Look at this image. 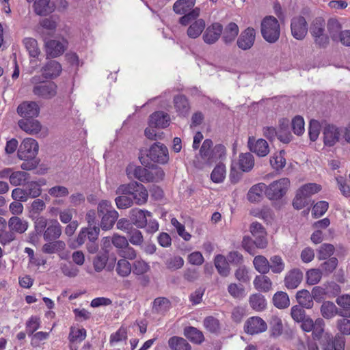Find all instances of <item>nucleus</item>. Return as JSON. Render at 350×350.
Returning a JSON list of instances; mask_svg holds the SVG:
<instances>
[{
  "label": "nucleus",
  "instance_id": "obj_39",
  "mask_svg": "<svg viewBox=\"0 0 350 350\" xmlns=\"http://www.w3.org/2000/svg\"><path fill=\"white\" fill-rule=\"evenodd\" d=\"M168 346L171 350H191V347L187 340L179 336L170 338Z\"/></svg>",
  "mask_w": 350,
  "mask_h": 350
},
{
  "label": "nucleus",
  "instance_id": "obj_61",
  "mask_svg": "<svg viewBox=\"0 0 350 350\" xmlns=\"http://www.w3.org/2000/svg\"><path fill=\"white\" fill-rule=\"evenodd\" d=\"M270 269L274 273H280L284 269V262L279 256H273L270 258Z\"/></svg>",
  "mask_w": 350,
  "mask_h": 350
},
{
  "label": "nucleus",
  "instance_id": "obj_64",
  "mask_svg": "<svg viewBox=\"0 0 350 350\" xmlns=\"http://www.w3.org/2000/svg\"><path fill=\"white\" fill-rule=\"evenodd\" d=\"M336 181L341 194L345 198H349L350 186L347 184L346 178L339 176L336 177Z\"/></svg>",
  "mask_w": 350,
  "mask_h": 350
},
{
  "label": "nucleus",
  "instance_id": "obj_42",
  "mask_svg": "<svg viewBox=\"0 0 350 350\" xmlns=\"http://www.w3.org/2000/svg\"><path fill=\"white\" fill-rule=\"evenodd\" d=\"M23 44L31 57L38 58L40 55L41 51L36 39L33 38H25L23 40Z\"/></svg>",
  "mask_w": 350,
  "mask_h": 350
},
{
  "label": "nucleus",
  "instance_id": "obj_51",
  "mask_svg": "<svg viewBox=\"0 0 350 350\" xmlns=\"http://www.w3.org/2000/svg\"><path fill=\"white\" fill-rule=\"evenodd\" d=\"M284 150L275 152L270 158V164L276 170L282 169L286 165V159L284 156Z\"/></svg>",
  "mask_w": 350,
  "mask_h": 350
},
{
  "label": "nucleus",
  "instance_id": "obj_33",
  "mask_svg": "<svg viewBox=\"0 0 350 350\" xmlns=\"http://www.w3.org/2000/svg\"><path fill=\"white\" fill-rule=\"evenodd\" d=\"M345 341L342 336H328L323 344V350H344Z\"/></svg>",
  "mask_w": 350,
  "mask_h": 350
},
{
  "label": "nucleus",
  "instance_id": "obj_11",
  "mask_svg": "<svg viewBox=\"0 0 350 350\" xmlns=\"http://www.w3.org/2000/svg\"><path fill=\"white\" fill-rule=\"evenodd\" d=\"M325 23L321 17L316 18L310 27V33L317 44L320 46H325L329 42L328 36L325 33Z\"/></svg>",
  "mask_w": 350,
  "mask_h": 350
},
{
  "label": "nucleus",
  "instance_id": "obj_16",
  "mask_svg": "<svg viewBox=\"0 0 350 350\" xmlns=\"http://www.w3.org/2000/svg\"><path fill=\"white\" fill-rule=\"evenodd\" d=\"M292 36L297 40H303L308 32V24L304 17L295 16L291 23Z\"/></svg>",
  "mask_w": 350,
  "mask_h": 350
},
{
  "label": "nucleus",
  "instance_id": "obj_45",
  "mask_svg": "<svg viewBox=\"0 0 350 350\" xmlns=\"http://www.w3.org/2000/svg\"><path fill=\"white\" fill-rule=\"evenodd\" d=\"M205 28V22L203 19H198L191 23L187 29V35L191 38H198Z\"/></svg>",
  "mask_w": 350,
  "mask_h": 350
},
{
  "label": "nucleus",
  "instance_id": "obj_4",
  "mask_svg": "<svg viewBox=\"0 0 350 350\" xmlns=\"http://www.w3.org/2000/svg\"><path fill=\"white\" fill-rule=\"evenodd\" d=\"M213 143L211 139H206L200 149V154L203 160L206 161V165L215 166L211 174V180L219 183V146L216 145L213 147Z\"/></svg>",
  "mask_w": 350,
  "mask_h": 350
},
{
  "label": "nucleus",
  "instance_id": "obj_36",
  "mask_svg": "<svg viewBox=\"0 0 350 350\" xmlns=\"http://www.w3.org/2000/svg\"><path fill=\"white\" fill-rule=\"evenodd\" d=\"M46 242V243L44 244L42 247V251L43 253L47 254H53L62 252L66 247L64 241L58 239Z\"/></svg>",
  "mask_w": 350,
  "mask_h": 350
},
{
  "label": "nucleus",
  "instance_id": "obj_57",
  "mask_svg": "<svg viewBox=\"0 0 350 350\" xmlns=\"http://www.w3.org/2000/svg\"><path fill=\"white\" fill-rule=\"evenodd\" d=\"M205 329L213 334H217L219 330V320L212 316L206 317L203 321Z\"/></svg>",
  "mask_w": 350,
  "mask_h": 350
},
{
  "label": "nucleus",
  "instance_id": "obj_8",
  "mask_svg": "<svg viewBox=\"0 0 350 350\" xmlns=\"http://www.w3.org/2000/svg\"><path fill=\"white\" fill-rule=\"evenodd\" d=\"M261 34L269 43H275L280 38V26L278 21L273 16H265L261 22Z\"/></svg>",
  "mask_w": 350,
  "mask_h": 350
},
{
  "label": "nucleus",
  "instance_id": "obj_52",
  "mask_svg": "<svg viewBox=\"0 0 350 350\" xmlns=\"http://www.w3.org/2000/svg\"><path fill=\"white\" fill-rule=\"evenodd\" d=\"M29 178V174L23 171L12 172L10 183L13 186H19Z\"/></svg>",
  "mask_w": 350,
  "mask_h": 350
},
{
  "label": "nucleus",
  "instance_id": "obj_54",
  "mask_svg": "<svg viewBox=\"0 0 350 350\" xmlns=\"http://www.w3.org/2000/svg\"><path fill=\"white\" fill-rule=\"evenodd\" d=\"M116 271L120 276L126 277L132 271L131 265L126 259H120L117 262Z\"/></svg>",
  "mask_w": 350,
  "mask_h": 350
},
{
  "label": "nucleus",
  "instance_id": "obj_28",
  "mask_svg": "<svg viewBox=\"0 0 350 350\" xmlns=\"http://www.w3.org/2000/svg\"><path fill=\"white\" fill-rule=\"evenodd\" d=\"M18 124L23 131L30 135L38 133L42 128L40 122L35 118L21 119Z\"/></svg>",
  "mask_w": 350,
  "mask_h": 350
},
{
  "label": "nucleus",
  "instance_id": "obj_25",
  "mask_svg": "<svg viewBox=\"0 0 350 350\" xmlns=\"http://www.w3.org/2000/svg\"><path fill=\"white\" fill-rule=\"evenodd\" d=\"M173 103L179 116L187 117L189 114L191 106L187 97L184 94L174 96Z\"/></svg>",
  "mask_w": 350,
  "mask_h": 350
},
{
  "label": "nucleus",
  "instance_id": "obj_34",
  "mask_svg": "<svg viewBox=\"0 0 350 350\" xmlns=\"http://www.w3.org/2000/svg\"><path fill=\"white\" fill-rule=\"evenodd\" d=\"M184 335L194 344L200 345L204 341V336L202 332L195 327H186L184 329Z\"/></svg>",
  "mask_w": 350,
  "mask_h": 350
},
{
  "label": "nucleus",
  "instance_id": "obj_48",
  "mask_svg": "<svg viewBox=\"0 0 350 350\" xmlns=\"http://www.w3.org/2000/svg\"><path fill=\"white\" fill-rule=\"evenodd\" d=\"M254 266L257 271L261 274L267 273L270 270L269 262L263 256H256L253 260Z\"/></svg>",
  "mask_w": 350,
  "mask_h": 350
},
{
  "label": "nucleus",
  "instance_id": "obj_21",
  "mask_svg": "<svg viewBox=\"0 0 350 350\" xmlns=\"http://www.w3.org/2000/svg\"><path fill=\"white\" fill-rule=\"evenodd\" d=\"M126 172L129 177L133 176L141 182H152L154 178L148 170L142 166L129 165Z\"/></svg>",
  "mask_w": 350,
  "mask_h": 350
},
{
  "label": "nucleus",
  "instance_id": "obj_49",
  "mask_svg": "<svg viewBox=\"0 0 350 350\" xmlns=\"http://www.w3.org/2000/svg\"><path fill=\"white\" fill-rule=\"evenodd\" d=\"M131 267L133 274L137 275H144L150 269L148 263L142 259L135 260Z\"/></svg>",
  "mask_w": 350,
  "mask_h": 350
},
{
  "label": "nucleus",
  "instance_id": "obj_9",
  "mask_svg": "<svg viewBox=\"0 0 350 350\" xmlns=\"http://www.w3.org/2000/svg\"><path fill=\"white\" fill-rule=\"evenodd\" d=\"M290 187V180L288 178H282L267 185L266 197L271 200H279L286 193Z\"/></svg>",
  "mask_w": 350,
  "mask_h": 350
},
{
  "label": "nucleus",
  "instance_id": "obj_32",
  "mask_svg": "<svg viewBox=\"0 0 350 350\" xmlns=\"http://www.w3.org/2000/svg\"><path fill=\"white\" fill-rule=\"evenodd\" d=\"M267 185L260 183L252 186L247 193V199L251 202H258L262 199V194L266 196Z\"/></svg>",
  "mask_w": 350,
  "mask_h": 350
},
{
  "label": "nucleus",
  "instance_id": "obj_3",
  "mask_svg": "<svg viewBox=\"0 0 350 350\" xmlns=\"http://www.w3.org/2000/svg\"><path fill=\"white\" fill-rule=\"evenodd\" d=\"M100 228L94 226L93 227L82 228L76 239L70 243V247L75 249L86 243L87 250L90 254H95L99 248L98 235Z\"/></svg>",
  "mask_w": 350,
  "mask_h": 350
},
{
  "label": "nucleus",
  "instance_id": "obj_6",
  "mask_svg": "<svg viewBox=\"0 0 350 350\" xmlns=\"http://www.w3.org/2000/svg\"><path fill=\"white\" fill-rule=\"evenodd\" d=\"M40 75H35L30 79L33 85V95L44 100L53 98L57 93V85L52 81H42Z\"/></svg>",
  "mask_w": 350,
  "mask_h": 350
},
{
  "label": "nucleus",
  "instance_id": "obj_47",
  "mask_svg": "<svg viewBox=\"0 0 350 350\" xmlns=\"http://www.w3.org/2000/svg\"><path fill=\"white\" fill-rule=\"evenodd\" d=\"M321 190V186L317 183H308L301 186L297 191L306 199Z\"/></svg>",
  "mask_w": 350,
  "mask_h": 350
},
{
  "label": "nucleus",
  "instance_id": "obj_43",
  "mask_svg": "<svg viewBox=\"0 0 350 350\" xmlns=\"http://www.w3.org/2000/svg\"><path fill=\"white\" fill-rule=\"evenodd\" d=\"M254 286L258 291L268 292L271 289L272 282L266 275H257L254 280Z\"/></svg>",
  "mask_w": 350,
  "mask_h": 350
},
{
  "label": "nucleus",
  "instance_id": "obj_60",
  "mask_svg": "<svg viewBox=\"0 0 350 350\" xmlns=\"http://www.w3.org/2000/svg\"><path fill=\"white\" fill-rule=\"evenodd\" d=\"M322 278V273L318 269H312L306 272V282L309 285L318 284Z\"/></svg>",
  "mask_w": 350,
  "mask_h": 350
},
{
  "label": "nucleus",
  "instance_id": "obj_41",
  "mask_svg": "<svg viewBox=\"0 0 350 350\" xmlns=\"http://www.w3.org/2000/svg\"><path fill=\"white\" fill-rule=\"evenodd\" d=\"M219 39V23H213L206 28L203 34V40L207 44H213Z\"/></svg>",
  "mask_w": 350,
  "mask_h": 350
},
{
  "label": "nucleus",
  "instance_id": "obj_12",
  "mask_svg": "<svg viewBox=\"0 0 350 350\" xmlns=\"http://www.w3.org/2000/svg\"><path fill=\"white\" fill-rule=\"evenodd\" d=\"M243 328L247 334L256 335L265 332L267 329V324L261 317L254 316L246 320Z\"/></svg>",
  "mask_w": 350,
  "mask_h": 350
},
{
  "label": "nucleus",
  "instance_id": "obj_44",
  "mask_svg": "<svg viewBox=\"0 0 350 350\" xmlns=\"http://www.w3.org/2000/svg\"><path fill=\"white\" fill-rule=\"evenodd\" d=\"M171 308V302L166 297H157L153 301L152 311L155 313H164Z\"/></svg>",
  "mask_w": 350,
  "mask_h": 350
},
{
  "label": "nucleus",
  "instance_id": "obj_56",
  "mask_svg": "<svg viewBox=\"0 0 350 350\" xmlns=\"http://www.w3.org/2000/svg\"><path fill=\"white\" fill-rule=\"evenodd\" d=\"M128 241L134 245H141L144 242V237L140 230L137 228H132L127 232Z\"/></svg>",
  "mask_w": 350,
  "mask_h": 350
},
{
  "label": "nucleus",
  "instance_id": "obj_20",
  "mask_svg": "<svg viewBox=\"0 0 350 350\" xmlns=\"http://www.w3.org/2000/svg\"><path fill=\"white\" fill-rule=\"evenodd\" d=\"M247 144L250 151L260 157H264L269 152V144L264 139H256L254 137H250Z\"/></svg>",
  "mask_w": 350,
  "mask_h": 350
},
{
  "label": "nucleus",
  "instance_id": "obj_35",
  "mask_svg": "<svg viewBox=\"0 0 350 350\" xmlns=\"http://www.w3.org/2000/svg\"><path fill=\"white\" fill-rule=\"evenodd\" d=\"M239 168L244 172H250L254 166V157L250 152L241 153L239 156Z\"/></svg>",
  "mask_w": 350,
  "mask_h": 350
},
{
  "label": "nucleus",
  "instance_id": "obj_50",
  "mask_svg": "<svg viewBox=\"0 0 350 350\" xmlns=\"http://www.w3.org/2000/svg\"><path fill=\"white\" fill-rule=\"evenodd\" d=\"M341 25L338 20L330 18L327 22V30L332 39L338 41V37L341 31Z\"/></svg>",
  "mask_w": 350,
  "mask_h": 350
},
{
  "label": "nucleus",
  "instance_id": "obj_63",
  "mask_svg": "<svg viewBox=\"0 0 350 350\" xmlns=\"http://www.w3.org/2000/svg\"><path fill=\"white\" fill-rule=\"evenodd\" d=\"M270 324L271 336L273 337L280 336L283 331L282 320L279 317L274 316L271 318Z\"/></svg>",
  "mask_w": 350,
  "mask_h": 350
},
{
  "label": "nucleus",
  "instance_id": "obj_53",
  "mask_svg": "<svg viewBox=\"0 0 350 350\" xmlns=\"http://www.w3.org/2000/svg\"><path fill=\"white\" fill-rule=\"evenodd\" d=\"M200 8H195L190 12L182 14L183 16L179 18V23L183 26H187L191 22L197 21V18L200 15Z\"/></svg>",
  "mask_w": 350,
  "mask_h": 350
},
{
  "label": "nucleus",
  "instance_id": "obj_27",
  "mask_svg": "<svg viewBox=\"0 0 350 350\" xmlns=\"http://www.w3.org/2000/svg\"><path fill=\"white\" fill-rule=\"evenodd\" d=\"M46 185V180L40 178L38 181H28L24 185L25 193L29 198H36L42 193V185Z\"/></svg>",
  "mask_w": 350,
  "mask_h": 350
},
{
  "label": "nucleus",
  "instance_id": "obj_15",
  "mask_svg": "<svg viewBox=\"0 0 350 350\" xmlns=\"http://www.w3.org/2000/svg\"><path fill=\"white\" fill-rule=\"evenodd\" d=\"M40 107L36 101H24L17 107L18 114L25 118H36L40 113Z\"/></svg>",
  "mask_w": 350,
  "mask_h": 350
},
{
  "label": "nucleus",
  "instance_id": "obj_13",
  "mask_svg": "<svg viewBox=\"0 0 350 350\" xmlns=\"http://www.w3.org/2000/svg\"><path fill=\"white\" fill-rule=\"evenodd\" d=\"M68 46V42L62 40H49L45 42L46 58H55L62 55Z\"/></svg>",
  "mask_w": 350,
  "mask_h": 350
},
{
  "label": "nucleus",
  "instance_id": "obj_5",
  "mask_svg": "<svg viewBox=\"0 0 350 350\" xmlns=\"http://www.w3.org/2000/svg\"><path fill=\"white\" fill-rule=\"evenodd\" d=\"M116 194H128L136 204L142 205L147 202L148 193L142 183L132 181L128 184L120 185L116 191Z\"/></svg>",
  "mask_w": 350,
  "mask_h": 350
},
{
  "label": "nucleus",
  "instance_id": "obj_62",
  "mask_svg": "<svg viewBox=\"0 0 350 350\" xmlns=\"http://www.w3.org/2000/svg\"><path fill=\"white\" fill-rule=\"evenodd\" d=\"M119 195L120 196L115 199L116 206L119 209H126L131 206L134 203L131 197L128 196V194Z\"/></svg>",
  "mask_w": 350,
  "mask_h": 350
},
{
  "label": "nucleus",
  "instance_id": "obj_31",
  "mask_svg": "<svg viewBox=\"0 0 350 350\" xmlns=\"http://www.w3.org/2000/svg\"><path fill=\"white\" fill-rule=\"evenodd\" d=\"M239 31L238 25L232 22L230 23L223 31L220 25V35L222 34V39L226 44L232 42L237 36Z\"/></svg>",
  "mask_w": 350,
  "mask_h": 350
},
{
  "label": "nucleus",
  "instance_id": "obj_26",
  "mask_svg": "<svg viewBox=\"0 0 350 350\" xmlns=\"http://www.w3.org/2000/svg\"><path fill=\"white\" fill-rule=\"evenodd\" d=\"M62 70V65L57 61L50 60L42 68L41 77L46 79H54L60 75Z\"/></svg>",
  "mask_w": 350,
  "mask_h": 350
},
{
  "label": "nucleus",
  "instance_id": "obj_55",
  "mask_svg": "<svg viewBox=\"0 0 350 350\" xmlns=\"http://www.w3.org/2000/svg\"><path fill=\"white\" fill-rule=\"evenodd\" d=\"M252 213L255 217L262 219L267 223H271L273 220V211L267 206H264L260 210H254Z\"/></svg>",
  "mask_w": 350,
  "mask_h": 350
},
{
  "label": "nucleus",
  "instance_id": "obj_58",
  "mask_svg": "<svg viewBox=\"0 0 350 350\" xmlns=\"http://www.w3.org/2000/svg\"><path fill=\"white\" fill-rule=\"evenodd\" d=\"M167 269L174 271L180 269L184 265V260L179 256L167 258L165 262Z\"/></svg>",
  "mask_w": 350,
  "mask_h": 350
},
{
  "label": "nucleus",
  "instance_id": "obj_59",
  "mask_svg": "<svg viewBox=\"0 0 350 350\" xmlns=\"http://www.w3.org/2000/svg\"><path fill=\"white\" fill-rule=\"evenodd\" d=\"M86 337V330L84 328L77 329L71 327L69 333L68 338L70 342H81Z\"/></svg>",
  "mask_w": 350,
  "mask_h": 350
},
{
  "label": "nucleus",
  "instance_id": "obj_18",
  "mask_svg": "<svg viewBox=\"0 0 350 350\" xmlns=\"http://www.w3.org/2000/svg\"><path fill=\"white\" fill-rule=\"evenodd\" d=\"M28 3L33 2V8L35 14L40 16H47L55 10V3L51 0H26Z\"/></svg>",
  "mask_w": 350,
  "mask_h": 350
},
{
  "label": "nucleus",
  "instance_id": "obj_22",
  "mask_svg": "<svg viewBox=\"0 0 350 350\" xmlns=\"http://www.w3.org/2000/svg\"><path fill=\"white\" fill-rule=\"evenodd\" d=\"M342 130L333 125L327 124L323 130V142L325 146H333L338 142Z\"/></svg>",
  "mask_w": 350,
  "mask_h": 350
},
{
  "label": "nucleus",
  "instance_id": "obj_2",
  "mask_svg": "<svg viewBox=\"0 0 350 350\" xmlns=\"http://www.w3.org/2000/svg\"><path fill=\"white\" fill-rule=\"evenodd\" d=\"M39 150L37 141L33 138L23 139L18 149V157L23 160L21 167L23 170L29 171L36 168L40 159L36 157Z\"/></svg>",
  "mask_w": 350,
  "mask_h": 350
},
{
  "label": "nucleus",
  "instance_id": "obj_1",
  "mask_svg": "<svg viewBox=\"0 0 350 350\" xmlns=\"http://www.w3.org/2000/svg\"><path fill=\"white\" fill-rule=\"evenodd\" d=\"M35 233L29 235V242L35 244L38 241V236H42L45 241L59 239L62 233V227L55 219H47L38 216L34 220Z\"/></svg>",
  "mask_w": 350,
  "mask_h": 350
},
{
  "label": "nucleus",
  "instance_id": "obj_37",
  "mask_svg": "<svg viewBox=\"0 0 350 350\" xmlns=\"http://www.w3.org/2000/svg\"><path fill=\"white\" fill-rule=\"evenodd\" d=\"M8 226L14 232L22 234L27 230L28 222L18 217L13 216L8 221Z\"/></svg>",
  "mask_w": 350,
  "mask_h": 350
},
{
  "label": "nucleus",
  "instance_id": "obj_30",
  "mask_svg": "<svg viewBox=\"0 0 350 350\" xmlns=\"http://www.w3.org/2000/svg\"><path fill=\"white\" fill-rule=\"evenodd\" d=\"M248 301L250 307L256 312H262L267 308V300L265 296L259 293L250 295Z\"/></svg>",
  "mask_w": 350,
  "mask_h": 350
},
{
  "label": "nucleus",
  "instance_id": "obj_19",
  "mask_svg": "<svg viewBox=\"0 0 350 350\" xmlns=\"http://www.w3.org/2000/svg\"><path fill=\"white\" fill-rule=\"evenodd\" d=\"M256 30L253 27H247L238 37L237 44L239 49L246 51L250 49L255 42Z\"/></svg>",
  "mask_w": 350,
  "mask_h": 350
},
{
  "label": "nucleus",
  "instance_id": "obj_7",
  "mask_svg": "<svg viewBox=\"0 0 350 350\" xmlns=\"http://www.w3.org/2000/svg\"><path fill=\"white\" fill-rule=\"evenodd\" d=\"M97 210L98 216L101 217L100 228L103 230L111 229L119 216L111 202L106 200H101L98 204Z\"/></svg>",
  "mask_w": 350,
  "mask_h": 350
},
{
  "label": "nucleus",
  "instance_id": "obj_14",
  "mask_svg": "<svg viewBox=\"0 0 350 350\" xmlns=\"http://www.w3.org/2000/svg\"><path fill=\"white\" fill-rule=\"evenodd\" d=\"M243 262V256L239 252H230L227 258L220 254V275L227 276L230 271L228 262L239 265Z\"/></svg>",
  "mask_w": 350,
  "mask_h": 350
},
{
  "label": "nucleus",
  "instance_id": "obj_24",
  "mask_svg": "<svg viewBox=\"0 0 350 350\" xmlns=\"http://www.w3.org/2000/svg\"><path fill=\"white\" fill-rule=\"evenodd\" d=\"M170 115L163 111H157L152 113L149 118L150 127L165 129L170 125Z\"/></svg>",
  "mask_w": 350,
  "mask_h": 350
},
{
  "label": "nucleus",
  "instance_id": "obj_10",
  "mask_svg": "<svg viewBox=\"0 0 350 350\" xmlns=\"http://www.w3.org/2000/svg\"><path fill=\"white\" fill-rule=\"evenodd\" d=\"M146 157L154 163L165 164L169 161L168 149L163 144L155 142L150 147Z\"/></svg>",
  "mask_w": 350,
  "mask_h": 350
},
{
  "label": "nucleus",
  "instance_id": "obj_40",
  "mask_svg": "<svg viewBox=\"0 0 350 350\" xmlns=\"http://www.w3.org/2000/svg\"><path fill=\"white\" fill-rule=\"evenodd\" d=\"M296 299L299 306L303 308L310 309L313 306V299L308 290L299 291L296 294Z\"/></svg>",
  "mask_w": 350,
  "mask_h": 350
},
{
  "label": "nucleus",
  "instance_id": "obj_29",
  "mask_svg": "<svg viewBox=\"0 0 350 350\" xmlns=\"http://www.w3.org/2000/svg\"><path fill=\"white\" fill-rule=\"evenodd\" d=\"M302 279L303 273L299 269H293L284 278L285 286L288 289H295L298 287Z\"/></svg>",
  "mask_w": 350,
  "mask_h": 350
},
{
  "label": "nucleus",
  "instance_id": "obj_23",
  "mask_svg": "<svg viewBox=\"0 0 350 350\" xmlns=\"http://www.w3.org/2000/svg\"><path fill=\"white\" fill-rule=\"evenodd\" d=\"M322 316L327 319L334 317L336 315L341 317H350V310L348 312L339 310L332 301H324L321 307Z\"/></svg>",
  "mask_w": 350,
  "mask_h": 350
},
{
  "label": "nucleus",
  "instance_id": "obj_38",
  "mask_svg": "<svg viewBox=\"0 0 350 350\" xmlns=\"http://www.w3.org/2000/svg\"><path fill=\"white\" fill-rule=\"evenodd\" d=\"M196 0H177L173 5V10L177 14L182 15L192 10Z\"/></svg>",
  "mask_w": 350,
  "mask_h": 350
},
{
  "label": "nucleus",
  "instance_id": "obj_46",
  "mask_svg": "<svg viewBox=\"0 0 350 350\" xmlns=\"http://www.w3.org/2000/svg\"><path fill=\"white\" fill-rule=\"evenodd\" d=\"M273 305L279 309L286 308L290 305L288 295L286 293L283 291L277 292L273 295Z\"/></svg>",
  "mask_w": 350,
  "mask_h": 350
},
{
  "label": "nucleus",
  "instance_id": "obj_17",
  "mask_svg": "<svg viewBox=\"0 0 350 350\" xmlns=\"http://www.w3.org/2000/svg\"><path fill=\"white\" fill-rule=\"evenodd\" d=\"M152 213L147 210L132 208L129 211V218L133 225L137 228H144L147 225L148 217H152Z\"/></svg>",
  "mask_w": 350,
  "mask_h": 350
}]
</instances>
